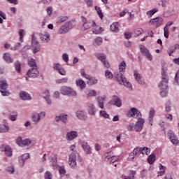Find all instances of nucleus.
Instances as JSON below:
<instances>
[{
    "label": "nucleus",
    "mask_w": 179,
    "mask_h": 179,
    "mask_svg": "<svg viewBox=\"0 0 179 179\" xmlns=\"http://www.w3.org/2000/svg\"><path fill=\"white\" fill-rule=\"evenodd\" d=\"M96 95L97 92H96V90H93L90 91L87 96V97H96Z\"/></svg>",
    "instance_id": "nucleus-50"
},
{
    "label": "nucleus",
    "mask_w": 179,
    "mask_h": 179,
    "mask_svg": "<svg viewBox=\"0 0 179 179\" xmlns=\"http://www.w3.org/2000/svg\"><path fill=\"white\" fill-rule=\"evenodd\" d=\"M76 83L78 87H80L81 90H83L86 87V83L82 79L77 80Z\"/></svg>",
    "instance_id": "nucleus-30"
},
{
    "label": "nucleus",
    "mask_w": 179,
    "mask_h": 179,
    "mask_svg": "<svg viewBox=\"0 0 179 179\" xmlns=\"http://www.w3.org/2000/svg\"><path fill=\"white\" fill-rule=\"evenodd\" d=\"M155 109H152L150 110L149 113V117H148V124L151 125V127L153 125V118H155Z\"/></svg>",
    "instance_id": "nucleus-26"
},
{
    "label": "nucleus",
    "mask_w": 179,
    "mask_h": 179,
    "mask_svg": "<svg viewBox=\"0 0 179 179\" xmlns=\"http://www.w3.org/2000/svg\"><path fill=\"white\" fill-rule=\"evenodd\" d=\"M78 131H71L66 133V139H67V141H73V139H76V138H78Z\"/></svg>",
    "instance_id": "nucleus-14"
},
{
    "label": "nucleus",
    "mask_w": 179,
    "mask_h": 179,
    "mask_svg": "<svg viewBox=\"0 0 179 179\" xmlns=\"http://www.w3.org/2000/svg\"><path fill=\"white\" fill-rule=\"evenodd\" d=\"M141 155H142L141 148H136L129 155V159H131V160H134V159H135L134 156H141Z\"/></svg>",
    "instance_id": "nucleus-16"
},
{
    "label": "nucleus",
    "mask_w": 179,
    "mask_h": 179,
    "mask_svg": "<svg viewBox=\"0 0 179 179\" xmlns=\"http://www.w3.org/2000/svg\"><path fill=\"white\" fill-rule=\"evenodd\" d=\"M177 48H179V45H175L174 46H172L171 48H170L169 52V57H171L173 52H174V51H176Z\"/></svg>",
    "instance_id": "nucleus-43"
},
{
    "label": "nucleus",
    "mask_w": 179,
    "mask_h": 179,
    "mask_svg": "<svg viewBox=\"0 0 179 179\" xmlns=\"http://www.w3.org/2000/svg\"><path fill=\"white\" fill-rule=\"evenodd\" d=\"M168 136L171 142V143H173V145H178L179 141L178 138H177V136H176V134H174V132L171 131V130H170L168 132Z\"/></svg>",
    "instance_id": "nucleus-13"
},
{
    "label": "nucleus",
    "mask_w": 179,
    "mask_h": 179,
    "mask_svg": "<svg viewBox=\"0 0 179 179\" xmlns=\"http://www.w3.org/2000/svg\"><path fill=\"white\" fill-rule=\"evenodd\" d=\"M157 12H159V9L153 8L147 12V15L150 16V17H152V16H153V15H155V13H157Z\"/></svg>",
    "instance_id": "nucleus-42"
},
{
    "label": "nucleus",
    "mask_w": 179,
    "mask_h": 179,
    "mask_svg": "<svg viewBox=\"0 0 179 179\" xmlns=\"http://www.w3.org/2000/svg\"><path fill=\"white\" fill-rule=\"evenodd\" d=\"M6 171L9 174H13V173H15V168L13 167V166H10L6 168Z\"/></svg>",
    "instance_id": "nucleus-55"
},
{
    "label": "nucleus",
    "mask_w": 179,
    "mask_h": 179,
    "mask_svg": "<svg viewBox=\"0 0 179 179\" xmlns=\"http://www.w3.org/2000/svg\"><path fill=\"white\" fill-rule=\"evenodd\" d=\"M125 69H127V64L125 63V61H122L119 64L120 72L115 73V78L120 85H124V86L129 89V90H132V85L128 80H127V78L122 75V72H125Z\"/></svg>",
    "instance_id": "nucleus-2"
},
{
    "label": "nucleus",
    "mask_w": 179,
    "mask_h": 179,
    "mask_svg": "<svg viewBox=\"0 0 179 179\" xmlns=\"http://www.w3.org/2000/svg\"><path fill=\"white\" fill-rule=\"evenodd\" d=\"M45 118V112L41 111L39 113H33L31 115V120L34 124H38L41 120Z\"/></svg>",
    "instance_id": "nucleus-7"
},
{
    "label": "nucleus",
    "mask_w": 179,
    "mask_h": 179,
    "mask_svg": "<svg viewBox=\"0 0 179 179\" xmlns=\"http://www.w3.org/2000/svg\"><path fill=\"white\" fill-rule=\"evenodd\" d=\"M28 65L31 69H38V66H37V62H36V59H31L28 60Z\"/></svg>",
    "instance_id": "nucleus-31"
},
{
    "label": "nucleus",
    "mask_w": 179,
    "mask_h": 179,
    "mask_svg": "<svg viewBox=\"0 0 179 179\" xmlns=\"http://www.w3.org/2000/svg\"><path fill=\"white\" fill-rule=\"evenodd\" d=\"M96 101L99 104V108H101V110H103V108H104V102L106 101V96H98L96 98Z\"/></svg>",
    "instance_id": "nucleus-24"
},
{
    "label": "nucleus",
    "mask_w": 179,
    "mask_h": 179,
    "mask_svg": "<svg viewBox=\"0 0 179 179\" xmlns=\"http://www.w3.org/2000/svg\"><path fill=\"white\" fill-rule=\"evenodd\" d=\"M143 33V30L142 28H136L134 31V37H138V36H141Z\"/></svg>",
    "instance_id": "nucleus-36"
},
{
    "label": "nucleus",
    "mask_w": 179,
    "mask_h": 179,
    "mask_svg": "<svg viewBox=\"0 0 179 179\" xmlns=\"http://www.w3.org/2000/svg\"><path fill=\"white\" fill-rule=\"evenodd\" d=\"M99 114L101 117H103V118H110V115H108L106 110H101Z\"/></svg>",
    "instance_id": "nucleus-53"
},
{
    "label": "nucleus",
    "mask_w": 179,
    "mask_h": 179,
    "mask_svg": "<svg viewBox=\"0 0 179 179\" xmlns=\"http://www.w3.org/2000/svg\"><path fill=\"white\" fill-rule=\"evenodd\" d=\"M76 117L83 121H86V120H87V115H86V113H85L83 110H78L76 112Z\"/></svg>",
    "instance_id": "nucleus-23"
},
{
    "label": "nucleus",
    "mask_w": 179,
    "mask_h": 179,
    "mask_svg": "<svg viewBox=\"0 0 179 179\" xmlns=\"http://www.w3.org/2000/svg\"><path fill=\"white\" fill-rule=\"evenodd\" d=\"M160 95L162 97H167V91L169 90H161Z\"/></svg>",
    "instance_id": "nucleus-64"
},
{
    "label": "nucleus",
    "mask_w": 179,
    "mask_h": 179,
    "mask_svg": "<svg viewBox=\"0 0 179 179\" xmlns=\"http://www.w3.org/2000/svg\"><path fill=\"white\" fill-rule=\"evenodd\" d=\"M82 148L87 155H90L92 153V148H90V145H89L87 142L83 141L82 143Z\"/></svg>",
    "instance_id": "nucleus-19"
},
{
    "label": "nucleus",
    "mask_w": 179,
    "mask_h": 179,
    "mask_svg": "<svg viewBox=\"0 0 179 179\" xmlns=\"http://www.w3.org/2000/svg\"><path fill=\"white\" fill-rule=\"evenodd\" d=\"M24 34H26L25 33H24V30H23V29H20V31H19V35H20V41L21 42V43H23V38L24 37Z\"/></svg>",
    "instance_id": "nucleus-51"
},
{
    "label": "nucleus",
    "mask_w": 179,
    "mask_h": 179,
    "mask_svg": "<svg viewBox=\"0 0 179 179\" xmlns=\"http://www.w3.org/2000/svg\"><path fill=\"white\" fill-rule=\"evenodd\" d=\"M68 20V16H60L57 18V23H64Z\"/></svg>",
    "instance_id": "nucleus-45"
},
{
    "label": "nucleus",
    "mask_w": 179,
    "mask_h": 179,
    "mask_svg": "<svg viewBox=\"0 0 179 179\" xmlns=\"http://www.w3.org/2000/svg\"><path fill=\"white\" fill-rule=\"evenodd\" d=\"M26 161H24V159H22V158H21L20 157H19L18 158V163H19V166L20 167H24V162Z\"/></svg>",
    "instance_id": "nucleus-61"
},
{
    "label": "nucleus",
    "mask_w": 179,
    "mask_h": 179,
    "mask_svg": "<svg viewBox=\"0 0 179 179\" xmlns=\"http://www.w3.org/2000/svg\"><path fill=\"white\" fill-rule=\"evenodd\" d=\"M150 23L152 24L153 26H155V27H160L162 24H163V18L160 17H157L154 19H152L150 21Z\"/></svg>",
    "instance_id": "nucleus-12"
},
{
    "label": "nucleus",
    "mask_w": 179,
    "mask_h": 179,
    "mask_svg": "<svg viewBox=\"0 0 179 179\" xmlns=\"http://www.w3.org/2000/svg\"><path fill=\"white\" fill-rule=\"evenodd\" d=\"M95 10H96L97 15L99 16L100 19L102 20L103 19V12L101 11V8L97 6H96L94 7Z\"/></svg>",
    "instance_id": "nucleus-40"
},
{
    "label": "nucleus",
    "mask_w": 179,
    "mask_h": 179,
    "mask_svg": "<svg viewBox=\"0 0 179 179\" xmlns=\"http://www.w3.org/2000/svg\"><path fill=\"white\" fill-rule=\"evenodd\" d=\"M178 80H179V71H178L175 75V79L173 82V85L175 86L178 85Z\"/></svg>",
    "instance_id": "nucleus-47"
},
{
    "label": "nucleus",
    "mask_w": 179,
    "mask_h": 179,
    "mask_svg": "<svg viewBox=\"0 0 179 179\" xmlns=\"http://www.w3.org/2000/svg\"><path fill=\"white\" fill-rule=\"evenodd\" d=\"M87 111L90 115H96V113H97V110L93 103H89L87 105Z\"/></svg>",
    "instance_id": "nucleus-17"
},
{
    "label": "nucleus",
    "mask_w": 179,
    "mask_h": 179,
    "mask_svg": "<svg viewBox=\"0 0 179 179\" xmlns=\"http://www.w3.org/2000/svg\"><path fill=\"white\" fill-rule=\"evenodd\" d=\"M45 179H52V173L49 171H46L44 175Z\"/></svg>",
    "instance_id": "nucleus-54"
},
{
    "label": "nucleus",
    "mask_w": 179,
    "mask_h": 179,
    "mask_svg": "<svg viewBox=\"0 0 179 179\" xmlns=\"http://www.w3.org/2000/svg\"><path fill=\"white\" fill-rule=\"evenodd\" d=\"M31 143V141H30V139L27 138L24 140H22V145L20 146H29V145H30Z\"/></svg>",
    "instance_id": "nucleus-49"
},
{
    "label": "nucleus",
    "mask_w": 179,
    "mask_h": 179,
    "mask_svg": "<svg viewBox=\"0 0 179 179\" xmlns=\"http://www.w3.org/2000/svg\"><path fill=\"white\" fill-rule=\"evenodd\" d=\"M161 90H169V76L167 75V67L162 66V80L159 83Z\"/></svg>",
    "instance_id": "nucleus-3"
},
{
    "label": "nucleus",
    "mask_w": 179,
    "mask_h": 179,
    "mask_svg": "<svg viewBox=\"0 0 179 179\" xmlns=\"http://www.w3.org/2000/svg\"><path fill=\"white\" fill-rule=\"evenodd\" d=\"M105 76H106V79H113V78H114L113 73H111L110 71V70H106L105 71Z\"/></svg>",
    "instance_id": "nucleus-44"
},
{
    "label": "nucleus",
    "mask_w": 179,
    "mask_h": 179,
    "mask_svg": "<svg viewBox=\"0 0 179 179\" xmlns=\"http://www.w3.org/2000/svg\"><path fill=\"white\" fill-rule=\"evenodd\" d=\"M14 65H15V69L16 72H17V73H20L21 66H22V64H20V62L19 61H17L14 63Z\"/></svg>",
    "instance_id": "nucleus-35"
},
{
    "label": "nucleus",
    "mask_w": 179,
    "mask_h": 179,
    "mask_svg": "<svg viewBox=\"0 0 179 179\" xmlns=\"http://www.w3.org/2000/svg\"><path fill=\"white\" fill-rule=\"evenodd\" d=\"M57 169L61 177H66V178H69V174H66V170L65 169L64 166H59L58 165Z\"/></svg>",
    "instance_id": "nucleus-22"
},
{
    "label": "nucleus",
    "mask_w": 179,
    "mask_h": 179,
    "mask_svg": "<svg viewBox=\"0 0 179 179\" xmlns=\"http://www.w3.org/2000/svg\"><path fill=\"white\" fill-rule=\"evenodd\" d=\"M3 59L7 62V64H12V62H13V60L12 59V57H10V55L9 53L3 54Z\"/></svg>",
    "instance_id": "nucleus-32"
},
{
    "label": "nucleus",
    "mask_w": 179,
    "mask_h": 179,
    "mask_svg": "<svg viewBox=\"0 0 179 179\" xmlns=\"http://www.w3.org/2000/svg\"><path fill=\"white\" fill-rule=\"evenodd\" d=\"M89 8H93V0H84Z\"/></svg>",
    "instance_id": "nucleus-60"
},
{
    "label": "nucleus",
    "mask_w": 179,
    "mask_h": 179,
    "mask_svg": "<svg viewBox=\"0 0 179 179\" xmlns=\"http://www.w3.org/2000/svg\"><path fill=\"white\" fill-rule=\"evenodd\" d=\"M39 37L42 43H48L50 41V34L47 32H43V34H39Z\"/></svg>",
    "instance_id": "nucleus-20"
},
{
    "label": "nucleus",
    "mask_w": 179,
    "mask_h": 179,
    "mask_svg": "<svg viewBox=\"0 0 179 179\" xmlns=\"http://www.w3.org/2000/svg\"><path fill=\"white\" fill-rule=\"evenodd\" d=\"M20 97L22 100H31V96L30 94L26 92H21L20 94Z\"/></svg>",
    "instance_id": "nucleus-25"
},
{
    "label": "nucleus",
    "mask_w": 179,
    "mask_h": 179,
    "mask_svg": "<svg viewBox=\"0 0 179 179\" xmlns=\"http://www.w3.org/2000/svg\"><path fill=\"white\" fill-rule=\"evenodd\" d=\"M17 118V113H13L9 116V119L10 120V121H16Z\"/></svg>",
    "instance_id": "nucleus-57"
},
{
    "label": "nucleus",
    "mask_w": 179,
    "mask_h": 179,
    "mask_svg": "<svg viewBox=\"0 0 179 179\" xmlns=\"http://www.w3.org/2000/svg\"><path fill=\"white\" fill-rule=\"evenodd\" d=\"M8 87V82H6V80L0 79V90H6Z\"/></svg>",
    "instance_id": "nucleus-28"
},
{
    "label": "nucleus",
    "mask_w": 179,
    "mask_h": 179,
    "mask_svg": "<svg viewBox=\"0 0 179 179\" xmlns=\"http://www.w3.org/2000/svg\"><path fill=\"white\" fill-rule=\"evenodd\" d=\"M127 117H131L132 118H136L138 121L135 124H131L128 126V131H136V132H141L143 129V124H145V119L142 118V113L138 108H132L129 110Z\"/></svg>",
    "instance_id": "nucleus-1"
},
{
    "label": "nucleus",
    "mask_w": 179,
    "mask_h": 179,
    "mask_svg": "<svg viewBox=\"0 0 179 179\" xmlns=\"http://www.w3.org/2000/svg\"><path fill=\"white\" fill-rule=\"evenodd\" d=\"M0 92L3 96H10V93L9 92V90H0Z\"/></svg>",
    "instance_id": "nucleus-52"
},
{
    "label": "nucleus",
    "mask_w": 179,
    "mask_h": 179,
    "mask_svg": "<svg viewBox=\"0 0 179 179\" xmlns=\"http://www.w3.org/2000/svg\"><path fill=\"white\" fill-rule=\"evenodd\" d=\"M95 26L96 22H94V21L90 20L85 24V25H82V29L84 31L90 29V27H95Z\"/></svg>",
    "instance_id": "nucleus-21"
},
{
    "label": "nucleus",
    "mask_w": 179,
    "mask_h": 179,
    "mask_svg": "<svg viewBox=\"0 0 179 179\" xmlns=\"http://www.w3.org/2000/svg\"><path fill=\"white\" fill-rule=\"evenodd\" d=\"M67 82H68V78H64L56 80V83L57 84L66 83Z\"/></svg>",
    "instance_id": "nucleus-56"
},
{
    "label": "nucleus",
    "mask_w": 179,
    "mask_h": 179,
    "mask_svg": "<svg viewBox=\"0 0 179 179\" xmlns=\"http://www.w3.org/2000/svg\"><path fill=\"white\" fill-rule=\"evenodd\" d=\"M27 75L28 78H32L33 79H35V78H38L40 72H38V69H30L27 72Z\"/></svg>",
    "instance_id": "nucleus-11"
},
{
    "label": "nucleus",
    "mask_w": 179,
    "mask_h": 179,
    "mask_svg": "<svg viewBox=\"0 0 179 179\" xmlns=\"http://www.w3.org/2000/svg\"><path fill=\"white\" fill-rule=\"evenodd\" d=\"M99 80L93 77H90V80L87 82V85H97Z\"/></svg>",
    "instance_id": "nucleus-39"
},
{
    "label": "nucleus",
    "mask_w": 179,
    "mask_h": 179,
    "mask_svg": "<svg viewBox=\"0 0 179 179\" xmlns=\"http://www.w3.org/2000/svg\"><path fill=\"white\" fill-rule=\"evenodd\" d=\"M62 59L64 61V62H69V56L66 53H64L62 55Z\"/></svg>",
    "instance_id": "nucleus-63"
},
{
    "label": "nucleus",
    "mask_w": 179,
    "mask_h": 179,
    "mask_svg": "<svg viewBox=\"0 0 179 179\" xmlns=\"http://www.w3.org/2000/svg\"><path fill=\"white\" fill-rule=\"evenodd\" d=\"M118 159H120V157L118 156H113L112 158H110V159L109 160V162L110 164H113V163H115V162H117V160H118Z\"/></svg>",
    "instance_id": "nucleus-59"
},
{
    "label": "nucleus",
    "mask_w": 179,
    "mask_h": 179,
    "mask_svg": "<svg viewBox=\"0 0 179 179\" xmlns=\"http://www.w3.org/2000/svg\"><path fill=\"white\" fill-rule=\"evenodd\" d=\"M49 162L50 163L51 167H54L55 169H58L57 158V155H51L49 157Z\"/></svg>",
    "instance_id": "nucleus-15"
},
{
    "label": "nucleus",
    "mask_w": 179,
    "mask_h": 179,
    "mask_svg": "<svg viewBox=\"0 0 179 179\" xmlns=\"http://www.w3.org/2000/svg\"><path fill=\"white\" fill-rule=\"evenodd\" d=\"M110 30L113 33H118V31H120V29H118V22L113 23L110 25Z\"/></svg>",
    "instance_id": "nucleus-33"
},
{
    "label": "nucleus",
    "mask_w": 179,
    "mask_h": 179,
    "mask_svg": "<svg viewBox=\"0 0 179 179\" xmlns=\"http://www.w3.org/2000/svg\"><path fill=\"white\" fill-rule=\"evenodd\" d=\"M60 121L63 122V124H66L68 122V115L61 114L60 115Z\"/></svg>",
    "instance_id": "nucleus-41"
},
{
    "label": "nucleus",
    "mask_w": 179,
    "mask_h": 179,
    "mask_svg": "<svg viewBox=\"0 0 179 179\" xmlns=\"http://www.w3.org/2000/svg\"><path fill=\"white\" fill-rule=\"evenodd\" d=\"M95 57L99 59V61H101V62H103L107 59V56L104 53H96Z\"/></svg>",
    "instance_id": "nucleus-27"
},
{
    "label": "nucleus",
    "mask_w": 179,
    "mask_h": 179,
    "mask_svg": "<svg viewBox=\"0 0 179 179\" xmlns=\"http://www.w3.org/2000/svg\"><path fill=\"white\" fill-rule=\"evenodd\" d=\"M93 45L94 47H99V45H101L103 44V38L101 37H96L93 41Z\"/></svg>",
    "instance_id": "nucleus-29"
},
{
    "label": "nucleus",
    "mask_w": 179,
    "mask_h": 179,
    "mask_svg": "<svg viewBox=\"0 0 179 179\" xmlns=\"http://www.w3.org/2000/svg\"><path fill=\"white\" fill-rule=\"evenodd\" d=\"M60 93L64 96H69V97H73L77 96L76 91L66 86H64L61 88Z\"/></svg>",
    "instance_id": "nucleus-6"
},
{
    "label": "nucleus",
    "mask_w": 179,
    "mask_h": 179,
    "mask_svg": "<svg viewBox=\"0 0 179 179\" xmlns=\"http://www.w3.org/2000/svg\"><path fill=\"white\" fill-rule=\"evenodd\" d=\"M20 157H21V159H22L24 162H26L27 159H30V154L29 153L23 154Z\"/></svg>",
    "instance_id": "nucleus-58"
},
{
    "label": "nucleus",
    "mask_w": 179,
    "mask_h": 179,
    "mask_svg": "<svg viewBox=\"0 0 179 179\" xmlns=\"http://www.w3.org/2000/svg\"><path fill=\"white\" fill-rule=\"evenodd\" d=\"M31 45L33 48L34 54L39 52V51L41 50V45H40V43L37 41V38H36V37L34 36V34L32 35Z\"/></svg>",
    "instance_id": "nucleus-8"
},
{
    "label": "nucleus",
    "mask_w": 179,
    "mask_h": 179,
    "mask_svg": "<svg viewBox=\"0 0 179 179\" xmlns=\"http://www.w3.org/2000/svg\"><path fill=\"white\" fill-rule=\"evenodd\" d=\"M149 153H150V149L148 148H141V155L142 156H144V155H146V156H148V155H149Z\"/></svg>",
    "instance_id": "nucleus-38"
},
{
    "label": "nucleus",
    "mask_w": 179,
    "mask_h": 179,
    "mask_svg": "<svg viewBox=\"0 0 179 179\" xmlns=\"http://www.w3.org/2000/svg\"><path fill=\"white\" fill-rule=\"evenodd\" d=\"M139 48L141 50V52L146 57V58L148 59V61H152V55L149 52V50H148L146 48V47H145V45H139Z\"/></svg>",
    "instance_id": "nucleus-10"
},
{
    "label": "nucleus",
    "mask_w": 179,
    "mask_h": 179,
    "mask_svg": "<svg viewBox=\"0 0 179 179\" xmlns=\"http://www.w3.org/2000/svg\"><path fill=\"white\" fill-rule=\"evenodd\" d=\"M0 152H4L7 157H12V148L9 145L4 144L0 145Z\"/></svg>",
    "instance_id": "nucleus-9"
},
{
    "label": "nucleus",
    "mask_w": 179,
    "mask_h": 179,
    "mask_svg": "<svg viewBox=\"0 0 179 179\" xmlns=\"http://www.w3.org/2000/svg\"><path fill=\"white\" fill-rule=\"evenodd\" d=\"M16 143L19 146H22V144L23 143V139L22 138V136H19L18 138H17Z\"/></svg>",
    "instance_id": "nucleus-62"
},
{
    "label": "nucleus",
    "mask_w": 179,
    "mask_h": 179,
    "mask_svg": "<svg viewBox=\"0 0 179 179\" xmlns=\"http://www.w3.org/2000/svg\"><path fill=\"white\" fill-rule=\"evenodd\" d=\"M148 162L149 164H153L156 162V156L155 155H149L148 158Z\"/></svg>",
    "instance_id": "nucleus-37"
},
{
    "label": "nucleus",
    "mask_w": 179,
    "mask_h": 179,
    "mask_svg": "<svg viewBox=\"0 0 179 179\" xmlns=\"http://www.w3.org/2000/svg\"><path fill=\"white\" fill-rule=\"evenodd\" d=\"M134 77L138 82V85H145V81H143V78L142 77V75L139 74L137 71H134Z\"/></svg>",
    "instance_id": "nucleus-18"
},
{
    "label": "nucleus",
    "mask_w": 179,
    "mask_h": 179,
    "mask_svg": "<svg viewBox=\"0 0 179 179\" xmlns=\"http://www.w3.org/2000/svg\"><path fill=\"white\" fill-rule=\"evenodd\" d=\"M113 101H114V105L116 106V107H121L122 106L121 99L117 97V96H113Z\"/></svg>",
    "instance_id": "nucleus-34"
},
{
    "label": "nucleus",
    "mask_w": 179,
    "mask_h": 179,
    "mask_svg": "<svg viewBox=\"0 0 179 179\" xmlns=\"http://www.w3.org/2000/svg\"><path fill=\"white\" fill-rule=\"evenodd\" d=\"M82 160H83L82 157L79 156L76 152H73L69 155V164L71 169H76L78 163H82Z\"/></svg>",
    "instance_id": "nucleus-4"
},
{
    "label": "nucleus",
    "mask_w": 179,
    "mask_h": 179,
    "mask_svg": "<svg viewBox=\"0 0 179 179\" xmlns=\"http://www.w3.org/2000/svg\"><path fill=\"white\" fill-rule=\"evenodd\" d=\"M73 29V22L72 21H69L65 22L63 25H62L59 29L57 30L58 34H66L70 30Z\"/></svg>",
    "instance_id": "nucleus-5"
},
{
    "label": "nucleus",
    "mask_w": 179,
    "mask_h": 179,
    "mask_svg": "<svg viewBox=\"0 0 179 179\" xmlns=\"http://www.w3.org/2000/svg\"><path fill=\"white\" fill-rule=\"evenodd\" d=\"M9 131V127H4L0 124V134H5Z\"/></svg>",
    "instance_id": "nucleus-46"
},
{
    "label": "nucleus",
    "mask_w": 179,
    "mask_h": 179,
    "mask_svg": "<svg viewBox=\"0 0 179 179\" xmlns=\"http://www.w3.org/2000/svg\"><path fill=\"white\" fill-rule=\"evenodd\" d=\"M104 156H105V160L107 162V160H110L112 157L114 156V155H113V152H109L105 153Z\"/></svg>",
    "instance_id": "nucleus-48"
}]
</instances>
